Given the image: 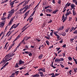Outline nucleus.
Here are the masks:
<instances>
[{
  "instance_id": "c756f323",
  "label": "nucleus",
  "mask_w": 77,
  "mask_h": 77,
  "mask_svg": "<svg viewBox=\"0 0 77 77\" xmlns=\"http://www.w3.org/2000/svg\"><path fill=\"white\" fill-rule=\"evenodd\" d=\"M46 42L47 45H49V43H50V42H49V41H48L47 40L46 41Z\"/></svg>"
},
{
  "instance_id": "dca6fc26",
  "label": "nucleus",
  "mask_w": 77,
  "mask_h": 77,
  "mask_svg": "<svg viewBox=\"0 0 77 77\" xmlns=\"http://www.w3.org/2000/svg\"><path fill=\"white\" fill-rule=\"evenodd\" d=\"M14 68H19V65H18V63H16V65L14 66Z\"/></svg>"
},
{
  "instance_id": "e2e57ef3",
  "label": "nucleus",
  "mask_w": 77,
  "mask_h": 77,
  "mask_svg": "<svg viewBox=\"0 0 77 77\" xmlns=\"http://www.w3.org/2000/svg\"><path fill=\"white\" fill-rule=\"evenodd\" d=\"M53 48V45L52 46L49 47V48Z\"/></svg>"
},
{
  "instance_id": "f257e3e1",
  "label": "nucleus",
  "mask_w": 77,
  "mask_h": 77,
  "mask_svg": "<svg viewBox=\"0 0 77 77\" xmlns=\"http://www.w3.org/2000/svg\"><path fill=\"white\" fill-rule=\"evenodd\" d=\"M14 11H15V10H14V9L13 8L11 10V11H10L8 12V13H10L8 15V17L6 18H8V19H9L11 17H12V15L14 14Z\"/></svg>"
},
{
  "instance_id": "9d476101",
  "label": "nucleus",
  "mask_w": 77,
  "mask_h": 77,
  "mask_svg": "<svg viewBox=\"0 0 77 77\" xmlns=\"http://www.w3.org/2000/svg\"><path fill=\"white\" fill-rule=\"evenodd\" d=\"M23 12H22V11H17V12H16V14H17V15H18V14H23Z\"/></svg>"
},
{
  "instance_id": "58836bf2",
  "label": "nucleus",
  "mask_w": 77,
  "mask_h": 77,
  "mask_svg": "<svg viewBox=\"0 0 77 77\" xmlns=\"http://www.w3.org/2000/svg\"><path fill=\"white\" fill-rule=\"evenodd\" d=\"M73 33L74 34H77V30H75V31L73 32Z\"/></svg>"
},
{
  "instance_id": "0eeeda50",
  "label": "nucleus",
  "mask_w": 77,
  "mask_h": 77,
  "mask_svg": "<svg viewBox=\"0 0 77 77\" xmlns=\"http://www.w3.org/2000/svg\"><path fill=\"white\" fill-rule=\"evenodd\" d=\"M43 57V54H42L40 55L38 57V59H39L40 60H41V59H42V58Z\"/></svg>"
},
{
  "instance_id": "1a4fd4ad",
  "label": "nucleus",
  "mask_w": 77,
  "mask_h": 77,
  "mask_svg": "<svg viewBox=\"0 0 77 77\" xmlns=\"http://www.w3.org/2000/svg\"><path fill=\"white\" fill-rule=\"evenodd\" d=\"M60 59L57 58H56L55 60V62H58V63H60Z\"/></svg>"
},
{
  "instance_id": "ddd939ff",
  "label": "nucleus",
  "mask_w": 77,
  "mask_h": 77,
  "mask_svg": "<svg viewBox=\"0 0 77 77\" xmlns=\"http://www.w3.org/2000/svg\"><path fill=\"white\" fill-rule=\"evenodd\" d=\"M70 7H71L72 9H73L75 7V5L74 4H72L70 5Z\"/></svg>"
},
{
  "instance_id": "e433bc0d",
  "label": "nucleus",
  "mask_w": 77,
  "mask_h": 77,
  "mask_svg": "<svg viewBox=\"0 0 77 77\" xmlns=\"http://www.w3.org/2000/svg\"><path fill=\"white\" fill-rule=\"evenodd\" d=\"M74 72H77V68H74Z\"/></svg>"
},
{
  "instance_id": "09e8293b",
  "label": "nucleus",
  "mask_w": 77,
  "mask_h": 77,
  "mask_svg": "<svg viewBox=\"0 0 77 77\" xmlns=\"http://www.w3.org/2000/svg\"><path fill=\"white\" fill-rule=\"evenodd\" d=\"M59 74H58L57 73H55V74L54 75H55V77H56V76H57V75H59Z\"/></svg>"
},
{
  "instance_id": "473e14b6",
  "label": "nucleus",
  "mask_w": 77,
  "mask_h": 77,
  "mask_svg": "<svg viewBox=\"0 0 77 77\" xmlns=\"http://www.w3.org/2000/svg\"><path fill=\"white\" fill-rule=\"evenodd\" d=\"M13 53H12V54H10V56H9V57H12L13 56H14V55H13Z\"/></svg>"
},
{
  "instance_id": "6e6d98bb",
  "label": "nucleus",
  "mask_w": 77,
  "mask_h": 77,
  "mask_svg": "<svg viewBox=\"0 0 77 77\" xmlns=\"http://www.w3.org/2000/svg\"><path fill=\"white\" fill-rule=\"evenodd\" d=\"M60 61H63V60H64L63 58H60Z\"/></svg>"
},
{
  "instance_id": "a18cd8bd",
  "label": "nucleus",
  "mask_w": 77,
  "mask_h": 77,
  "mask_svg": "<svg viewBox=\"0 0 77 77\" xmlns=\"http://www.w3.org/2000/svg\"><path fill=\"white\" fill-rule=\"evenodd\" d=\"M8 42H7L5 44V47L4 48V49H5V48H6V46H7V45H8Z\"/></svg>"
},
{
  "instance_id": "774afa93",
  "label": "nucleus",
  "mask_w": 77,
  "mask_h": 77,
  "mask_svg": "<svg viewBox=\"0 0 77 77\" xmlns=\"http://www.w3.org/2000/svg\"><path fill=\"white\" fill-rule=\"evenodd\" d=\"M60 43H62V42H63V39H62L61 41H60Z\"/></svg>"
},
{
  "instance_id": "338daca9",
  "label": "nucleus",
  "mask_w": 77,
  "mask_h": 77,
  "mask_svg": "<svg viewBox=\"0 0 77 77\" xmlns=\"http://www.w3.org/2000/svg\"><path fill=\"white\" fill-rule=\"evenodd\" d=\"M40 76H41V77H44V74H43V73H42V74H41L40 75Z\"/></svg>"
},
{
  "instance_id": "052dcab7",
  "label": "nucleus",
  "mask_w": 77,
  "mask_h": 77,
  "mask_svg": "<svg viewBox=\"0 0 77 77\" xmlns=\"http://www.w3.org/2000/svg\"><path fill=\"white\" fill-rule=\"evenodd\" d=\"M66 45L65 44L64 45H63V46H62V47H64V48H66Z\"/></svg>"
},
{
  "instance_id": "4468645a",
  "label": "nucleus",
  "mask_w": 77,
  "mask_h": 77,
  "mask_svg": "<svg viewBox=\"0 0 77 77\" xmlns=\"http://www.w3.org/2000/svg\"><path fill=\"white\" fill-rule=\"evenodd\" d=\"M59 11V10L58 9H57L56 10H55L54 11H53L52 12L53 14H56V13H57V12Z\"/></svg>"
},
{
  "instance_id": "5701e85b",
  "label": "nucleus",
  "mask_w": 77,
  "mask_h": 77,
  "mask_svg": "<svg viewBox=\"0 0 77 77\" xmlns=\"http://www.w3.org/2000/svg\"><path fill=\"white\" fill-rule=\"evenodd\" d=\"M69 29H70V28H67V29H66L65 31L66 32H68V31H69Z\"/></svg>"
},
{
  "instance_id": "37998d69",
  "label": "nucleus",
  "mask_w": 77,
  "mask_h": 77,
  "mask_svg": "<svg viewBox=\"0 0 77 77\" xmlns=\"http://www.w3.org/2000/svg\"><path fill=\"white\" fill-rule=\"evenodd\" d=\"M10 54H11V53H9L8 54H7V55L5 56V57H7L8 58L9 56V55Z\"/></svg>"
},
{
  "instance_id": "20e7f679",
  "label": "nucleus",
  "mask_w": 77,
  "mask_h": 77,
  "mask_svg": "<svg viewBox=\"0 0 77 77\" xmlns=\"http://www.w3.org/2000/svg\"><path fill=\"white\" fill-rule=\"evenodd\" d=\"M5 23V22H4L3 20L2 21V23L0 22V27H3V26H4Z\"/></svg>"
},
{
  "instance_id": "603ef678",
  "label": "nucleus",
  "mask_w": 77,
  "mask_h": 77,
  "mask_svg": "<svg viewBox=\"0 0 77 77\" xmlns=\"http://www.w3.org/2000/svg\"><path fill=\"white\" fill-rule=\"evenodd\" d=\"M29 45H26L25 46V48H27V49H29Z\"/></svg>"
},
{
  "instance_id": "72a5a7b5",
  "label": "nucleus",
  "mask_w": 77,
  "mask_h": 77,
  "mask_svg": "<svg viewBox=\"0 0 77 77\" xmlns=\"http://www.w3.org/2000/svg\"><path fill=\"white\" fill-rule=\"evenodd\" d=\"M27 4H28V3H27V2L26 1L25 3L23 5V6H26V5H27Z\"/></svg>"
},
{
  "instance_id": "4c0bfd02",
  "label": "nucleus",
  "mask_w": 77,
  "mask_h": 77,
  "mask_svg": "<svg viewBox=\"0 0 77 77\" xmlns=\"http://www.w3.org/2000/svg\"><path fill=\"white\" fill-rule=\"evenodd\" d=\"M12 46L11 45V46L9 47V49H8V51H9V50H11V49L12 48Z\"/></svg>"
},
{
  "instance_id": "de8ad7c7",
  "label": "nucleus",
  "mask_w": 77,
  "mask_h": 77,
  "mask_svg": "<svg viewBox=\"0 0 77 77\" xmlns=\"http://www.w3.org/2000/svg\"><path fill=\"white\" fill-rule=\"evenodd\" d=\"M45 37L47 39H48V40H50V38H49V37H47L46 36H45Z\"/></svg>"
},
{
  "instance_id": "49530a36",
  "label": "nucleus",
  "mask_w": 77,
  "mask_h": 77,
  "mask_svg": "<svg viewBox=\"0 0 77 77\" xmlns=\"http://www.w3.org/2000/svg\"><path fill=\"white\" fill-rule=\"evenodd\" d=\"M10 5H14V2H11V3H10Z\"/></svg>"
},
{
  "instance_id": "aec40b11",
  "label": "nucleus",
  "mask_w": 77,
  "mask_h": 77,
  "mask_svg": "<svg viewBox=\"0 0 77 77\" xmlns=\"http://www.w3.org/2000/svg\"><path fill=\"white\" fill-rule=\"evenodd\" d=\"M30 26H28L27 27H26V28H25L24 29L22 32V33H23V32H24L26 30V29H27V28H29V27Z\"/></svg>"
},
{
  "instance_id": "4be33fe9",
  "label": "nucleus",
  "mask_w": 77,
  "mask_h": 77,
  "mask_svg": "<svg viewBox=\"0 0 77 77\" xmlns=\"http://www.w3.org/2000/svg\"><path fill=\"white\" fill-rule=\"evenodd\" d=\"M34 77H39L40 76V75L39 74L37 73L36 74L34 75Z\"/></svg>"
},
{
  "instance_id": "ea45409f",
  "label": "nucleus",
  "mask_w": 77,
  "mask_h": 77,
  "mask_svg": "<svg viewBox=\"0 0 77 77\" xmlns=\"http://www.w3.org/2000/svg\"><path fill=\"white\" fill-rule=\"evenodd\" d=\"M46 16H47V17H51V14H47L46 15Z\"/></svg>"
},
{
  "instance_id": "6ab92c4d",
  "label": "nucleus",
  "mask_w": 77,
  "mask_h": 77,
  "mask_svg": "<svg viewBox=\"0 0 77 77\" xmlns=\"http://www.w3.org/2000/svg\"><path fill=\"white\" fill-rule=\"evenodd\" d=\"M29 12H30V10H29L27 12H26V13H25L24 14V15H26V16H27V15H29Z\"/></svg>"
},
{
  "instance_id": "9b49d317",
  "label": "nucleus",
  "mask_w": 77,
  "mask_h": 77,
  "mask_svg": "<svg viewBox=\"0 0 77 77\" xmlns=\"http://www.w3.org/2000/svg\"><path fill=\"white\" fill-rule=\"evenodd\" d=\"M63 29H64V26H62V27H60L59 28V29H58L57 30H58V31L59 30H63Z\"/></svg>"
},
{
  "instance_id": "a19ab883",
  "label": "nucleus",
  "mask_w": 77,
  "mask_h": 77,
  "mask_svg": "<svg viewBox=\"0 0 77 77\" xmlns=\"http://www.w3.org/2000/svg\"><path fill=\"white\" fill-rule=\"evenodd\" d=\"M25 40L23 39L20 42V44H23V43L24 42H25Z\"/></svg>"
},
{
  "instance_id": "cd10ccee",
  "label": "nucleus",
  "mask_w": 77,
  "mask_h": 77,
  "mask_svg": "<svg viewBox=\"0 0 77 77\" xmlns=\"http://www.w3.org/2000/svg\"><path fill=\"white\" fill-rule=\"evenodd\" d=\"M55 36H57V38L58 39H59L60 38V36L59 35H56Z\"/></svg>"
},
{
  "instance_id": "bb28decb",
  "label": "nucleus",
  "mask_w": 77,
  "mask_h": 77,
  "mask_svg": "<svg viewBox=\"0 0 77 77\" xmlns=\"http://www.w3.org/2000/svg\"><path fill=\"white\" fill-rule=\"evenodd\" d=\"M42 71H43V72H45V68H44V67L42 68Z\"/></svg>"
},
{
  "instance_id": "423d86ee",
  "label": "nucleus",
  "mask_w": 77,
  "mask_h": 77,
  "mask_svg": "<svg viewBox=\"0 0 77 77\" xmlns=\"http://www.w3.org/2000/svg\"><path fill=\"white\" fill-rule=\"evenodd\" d=\"M30 38H31V37H28V36H26L25 37H24V39L25 40V39L26 41H27L28 39H30Z\"/></svg>"
},
{
  "instance_id": "bf43d9fd",
  "label": "nucleus",
  "mask_w": 77,
  "mask_h": 77,
  "mask_svg": "<svg viewBox=\"0 0 77 77\" xmlns=\"http://www.w3.org/2000/svg\"><path fill=\"white\" fill-rule=\"evenodd\" d=\"M73 40H74V38H71V39H70V41L72 42H73Z\"/></svg>"
},
{
  "instance_id": "0e129e2a",
  "label": "nucleus",
  "mask_w": 77,
  "mask_h": 77,
  "mask_svg": "<svg viewBox=\"0 0 77 77\" xmlns=\"http://www.w3.org/2000/svg\"><path fill=\"white\" fill-rule=\"evenodd\" d=\"M29 56H32V54L31 52H30V53L29 54Z\"/></svg>"
},
{
  "instance_id": "79ce46f5",
  "label": "nucleus",
  "mask_w": 77,
  "mask_h": 77,
  "mask_svg": "<svg viewBox=\"0 0 77 77\" xmlns=\"http://www.w3.org/2000/svg\"><path fill=\"white\" fill-rule=\"evenodd\" d=\"M11 23H12V21H11V20H10L9 22V23L7 25V26H10V25H11Z\"/></svg>"
},
{
  "instance_id": "4d7b16f0",
  "label": "nucleus",
  "mask_w": 77,
  "mask_h": 77,
  "mask_svg": "<svg viewBox=\"0 0 77 77\" xmlns=\"http://www.w3.org/2000/svg\"><path fill=\"white\" fill-rule=\"evenodd\" d=\"M60 65L61 66V67L62 68H64V66H63V65L61 64H60Z\"/></svg>"
},
{
  "instance_id": "8fccbe9b",
  "label": "nucleus",
  "mask_w": 77,
  "mask_h": 77,
  "mask_svg": "<svg viewBox=\"0 0 77 77\" xmlns=\"http://www.w3.org/2000/svg\"><path fill=\"white\" fill-rule=\"evenodd\" d=\"M64 18H65V15H63L62 17V21L63 20V19H64Z\"/></svg>"
},
{
  "instance_id": "a878e982",
  "label": "nucleus",
  "mask_w": 77,
  "mask_h": 77,
  "mask_svg": "<svg viewBox=\"0 0 77 77\" xmlns=\"http://www.w3.org/2000/svg\"><path fill=\"white\" fill-rule=\"evenodd\" d=\"M14 76H15V73H12L10 77H14Z\"/></svg>"
},
{
  "instance_id": "f704fd0d",
  "label": "nucleus",
  "mask_w": 77,
  "mask_h": 77,
  "mask_svg": "<svg viewBox=\"0 0 77 77\" xmlns=\"http://www.w3.org/2000/svg\"><path fill=\"white\" fill-rule=\"evenodd\" d=\"M25 53H26V54H29L30 53V52H28V51H25Z\"/></svg>"
},
{
  "instance_id": "69168bd1",
  "label": "nucleus",
  "mask_w": 77,
  "mask_h": 77,
  "mask_svg": "<svg viewBox=\"0 0 77 77\" xmlns=\"http://www.w3.org/2000/svg\"><path fill=\"white\" fill-rule=\"evenodd\" d=\"M68 13H69V14H72V13H71V11H69V12H68Z\"/></svg>"
},
{
  "instance_id": "412c9836",
  "label": "nucleus",
  "mask_w": 77,
  "mask_h": 77,
  "mask_svg": "<svg viewBox=\"0 0 77 77\" xmlns=\"http://www.w3.org/2000/svg\"><path fill=\"white\" fill-rule=\"evenodd\" d=\"M9 59V58H8L7 57H6L5 58V60H4L3 61V62H6V61H7V60H8V59Z\"/></svg>"
},
{
  "instance_id": "39448f33",
  "label": "nucleus",
  "mask_w": 77,
  "mask_h": 77,
  "mask_svg": "<svg viewBox=\"0 0 77 77\" xmlns=\"http://www.w3.org/2000/svg\"><path fill=\"white\" fill-rule=\"evenodd\" d=\"M24 61H23L22 60H19V62L18 63L19 65H22V64H24Z\"/></svg>"
},
{
  "instance_id": "b1692460",
  "label": "nucleus",
  "mask_w": 77,
  "mask_h": 77,
  "mask_svg": "<svg viewBox=\"0 0 77 77\" xmlns=\"http://www.w3.org/2000/svg\"><path fill=\"white\" fill-rule=\"evenodd\" d=\"M53 62H54V61H53L52 63L51 66L52 67H53V68H54V69H55V68H56V67L53 65Z\"/></svg>"
},
{
  "instance_id": "5fc2aeb1",
  "label": "nucleus",
  "mask_w": 77,
  "mask_h": 77,
  "mask_svg": "<svg viewBox=\"0 0 77 77\" xmlns=\"http://www.w3.org/2000/svg\"><path fill=\"white\" fill-rule=\"evenodd\" d=\"M56 49L57 50V51H59V50H60V48H56Z\"/></svg>"
},
{
  "instance_id": "6e6552de",
  "label": "nucleus",
  "mask_w": 77,
  "mask_h": 77,
  "mask_svg": "<svg viewBox=\"0 0 77 77\" xmlns=\"http://www.w3.org/2000/svg\"><path fill=\"white\" fill-rule=\"evenodd\" d=\"M27 9H29V5H26L23 8V10H24V9L27 10Z\"/></svg>"
},
{
  "instance_id": "680f3d73",
  "label": "nucleus",
  "mask_w": 77,
  "mask_h": 77,
  "mask_svg": "<svg viewBox=\"0 0 77 77\" xmlns=\"http://www.w3.org/2000/svg\"><path fill=\"white\" fill-rule=\"evenodd\" d=\"M53 32H51L50 33V35L52 36V37H53Z\"/></svg>"
},
{
  "instance_id": "2f4dec72",
  "label": "nucleus",
  "mask_w": 77,
  "mask_h": 77,
  "mask_svg": "<svg viewBox=\"0 0 77 77\" xmlns=\"http://www.w3.org/2000/svg\"><path fill=\"white\" fill-rule=\"evenodd\" d=\"M68 59L69 60H70V61H71V60H72V59L71 57H69V58H68Z\"/></svg>"
},
{
  "instance_id": "f03ea898",
  "label": "nucleus",
  "mask_w": 77,
  "mask_h": 77,
  "mask_svg": "<svg viewBox=\"0 0 77 77\" xmlns=\"http://www.w3.org/2000/svg\"><path fill=\"white\" fill-rule=\"evenodd\" d=\"M6 15V13L5 12L3 14V15L2 17L1 18V20H3V21L4 22H6V17H5V16L4 15Z\"/></svg>"
},
{
  "instance_id": "c9c22d12",
  "label": "nucleus",
  "mask_w": 77,
  "mask_h": 77,
  "mask_svg": "<svg viewBox=\"0 0 77 77\" xmlns=\"http://www.w3.org/2000/svg\"><path fill=\"white\" fill-rule=\"evenodd\" d=\"M32 20H33V17L31 18L30 19L29 23H31V22H32Z\"/></svg>"
},
{
  "instance_id": "2eb2a0df",
  "label": "nucleus",
  "mask_w": 77,
  "mask_h": 77,
  "mask_svg": "<svg viewBox=\"0 0 77 77\" xmlns=\"http://www.w3.org/2000/svg\"><path fill=\"white\" fill-rule=\"evenodd\" d=\"M72 13H73V15H74V16H75V15H76V12L75 11V10H72Z\"/></svg>"
},
{
  "instance_id": "7ed1b4c3",
  "label": "nucleus",
  "mask_w": 77,
  "mask_h": 77,
  "mask_svg": "<svg viewBox=\"0 0 77 77\" xmlns=\"http://www.w3.org/2000/svg\"><path fill=\"white\" fill-rule=\"evenodd\" d=\"M71 5V3L70 2H68L67 4L65 5V6L64 8V9H66L68 7H69L70 6V5Z\"/></svg>"
},
{
  "instance_id": "a211bd4d",
  "label": "nucleus",
  "mask_w": 77,
  "mask_h": 77,
  "mask_svg": "<svg viewBox=\"0 0 77 77\" xmlns=\"http://www.w3.org/2000/svg\"><path fill=\"white\" fill-rule=\"evenodd\" d=\"M67 18H68V17H64V19H63V23H65V21H66V20H67Z\"/></svg>"
},
{
  "instance_id": "393cba45",
  "label": "nucleus",
  "mask_w": 77,
  "mask_h": 77,
  "mask_svg": "<svg viewBox=\"0 0 77 77\" xmlns=\"http://www.w3.org/2000/svg\"><path fill=\"white\" fill-rule=\"evenodd\" d=\"M26 2V0H25L24 1H23L21 3H20L19 5H21L22 4H23L24 3V2Z\"/></svg>"
},
{
  "instance_id": "c85d7f7f",
  "label": "nucleus",
  "mask_w": 77,
  "mask_h": 77,
  "mask_svg": "<svg viewBox=\"0 0 77 77\" xmlns=\"http://www.w3.org/2000/svg\"><path fill=\"white\" fill-rule=\"evenodd\" d=\"M20 72L19 71H16L15 72V74H16V75H18V73Z\"/></svg>"
},
{
  "instance_id": "864d4df0",
  "label": "nucleus",
  "mask_w": 77,
  "mask_h": 77,
  "mask_svg": "<svg viewBox=\"0 0 77 77\" xmlns=\"http://www.w3.org/2000/svg\"><path fill=\"white\" fill-rule=\"evenodd\" d=\"M8 64H9V63L7 62V63H6L4 66H5L6 67V66H7V65H8Z\"/></svg>"
},
{
  "instance_id": "f8f14e48",
  "label": "nucleus",
  "mask_w": 77,
  "mask_h": 77,
  "mask_svg": "<svg viewBox=\"0 0 77 77\" xmlns=\"http://www.w3.org/2000/svg\"><path fill=\"white\" fill-rule=\"evenodd\" d=\"M76 29H77V27H75V28H74V27H72V29H70V32H71L72 30H73V31H74V30H75Z\"/></svg>"
},
{
  "instance_id": "13d9d810",
  "label": "nucleus",
  "mask_w": 77,
  "mask_h": 77,
  "mask_svg": "<svg viewBox=\"0 0 77 77\" xmlns=\"http://www.w3.org/2000/svg\"><path fill=\"white\" fill-rule=\"evenodd\" d=\"M24 75H29V74L28 73H26V74H25Z\"/></svg>"
},
{
  "instance_id": "f3484780",
  "label": "nucleus",
  "mask_w": 77,
  "mask_h": 77,
  "mask_svg": "<svg viewBox=\"0 0 77 77\" xmlns=\"http://www.w3.org/2000/svg\"><path fill=\"white\" fill-rule=\"evenodd\" d=\"M66 33H65V32H63L61 34V35H62L63 36H65L66 35Z\"/></svg>"
},
{
  "instance_id": "3c124183",
  "label": "nucleus",
  "mask_w": 77,
  "mask_h": 77,
  "mask_svg": "<svg viewBox=\"0 0 77 77\" xmlns=\"http://www.w3.org/2000/svg\"><path fill=\"white\" fill-rule=\"evenodd\" d=\"M50 6H48L47 7H45V9H46L48 8H50Z\"/></svg>"
},
{
  "instance_id": "c03bdc74",
  "label": "nucleus",
  "mask_w": 77,
  "mask_h": 77,
  "mask_svg": "<svg viewBox=\"0 0 77 77\" xmlns=\"http://www.w3.org/2000/svg\"><path fill=\"white\" fill-rule=\"evenodd\" d=\"M71 20H72V18L71 17H69V21H71Z\"/></svg>"
},
{
  "instance_id": "7c9ffc66",
  "label": "nucleus",
  "mask_w": 77,
  "mask_h": 77,
  "mask_svg": "<svg viewBox=\"0 0 77 77\" xmlns=\"http://www.w3.org/2000/svg\"><path fill=\"white\" fill-rule=\"evenodd\" d=\"M58 33V32H53V33L54 35H57V33Z\"/></svg>"
}]
</instances>
